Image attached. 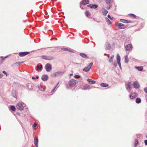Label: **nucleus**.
<instances>
[{
	"label": "nucleus",
	"instance_id": "1",
	"mask_svg": "<svg viewBox=\"0 0 147 147\" xmlns=\"http://www.w3.org/2000/svg\"><path fill=\"white\" fill-rule=\"evenodd\" d=\"M76 80L74 79H71L69 81V84H66V87L67 88H70L71 87H72L76 85Z\"/></svg>",
	"mask_w": 147,
	"mask_h": 147
},
{
	"label": "nucleus",
	"instance_id": "2",
	"mask_svg": "<svg viewBox=\"0 0 147 147\" xmlns=\"http://www.w3.org/2000/svg\"><path fill=\"white\" fill-rule=\"evenodd\" d=\"M115 25L117 27H118L119 29H124L127 28V26H126L121 23H116Z\"/></svg>",
	"mask_w": 147,
	"mask_h": 147
},
{
	"label": "nucleus",
	"instance_id": "3",
	"mask_svg": "<svg viewBox=\"0 0 147 147\" xmlns=\"http://www.w3.org/2000/svg\"><path fill=\"white\" fill-rule=\"evenodd\" d=\"M24 104L22 102H19L16 105V108L17 109L20 110H22L24 109Z\"/></svg>",
	"mask_w": 147,
	"mask_h": 147
},
{
	"label": "nucleus",
	"instance_id": "4",
	"mask_svg": "<svg viewBox=\"0 0 147 147\" xmlns=\"http://www.w3.org/2000/svg\"><path fill=\"white\" fill-rule=\"evenodd\" d=\"M42 57L43 59L48 60H52L54 58V57L51 56L42 55Z\"/></svg>",
	"mask_w": 147,
	"mask_h": 147
},
{
	"label": "nucleus",
	"instance_id": "5",
	"mask_svg": "<svg viewBox=\"0 0 147 147\" xmlns=\"http://www.w3.org/2000/svg\"><path fill=\"white\" fill-rule=\"evenodd\" d=\"M45 68L47 72H50L52 69V66L50 64L47 63L45 66Z\"/></svg>",
	"mask_w": 147,
	"mask_h": 147
},
{
	"label": "nucleus",
	"instance_id": "6",
	"mask_svg": "<svg viewBox=\"0 0 147 147\" xmlns=\"http://www.w3.org/2000/svg\"><path fill=\"white\" fill-rule=\"evenodd\" d=\"M93 65L92 63H90L89 65L83 69V71H84L87 72L90 70Z\"/></svg>",
	"mask_w": 147,
	"mask_h": 147
},
{
	"label": "nucleus",
	"instance_id": "7",
	"mask_svg": "<svg viewBox=\"0 0 147 147\" xmlns=\"http://www.w3.org/2000/svg\"><path fill=\"white\" fill-rule=\"evenodd\" d=\"M132 45L131 44H129L125 47V49L126 51H129L132 49Z\"/></svg>",
	"mask_w": 147,
	"mask_h": 147
},
{
	"label": "nucleus",
	"instance_id": "8",
	"mask_svg": "<svg viewBox=\"0 0 147 147\" xmlns=\"http://www.w3.org/2000/svg\"><path fill=\"white\" fill-rule=\"evenodd\" d=\"M133 86L134 88L138 89L140 87L139 83L137 81H135L133 83Z\"/></svg>",
	"mask_w": 147,
	"mask_h": 147
},
{
	"label": "nucleus",
	"instance_id": "9",
	"mask_svg": "<svg viewBox=\"0 0 147 147\" xmlns=\"http://www.w3.org/2000/svg\"><path fill=\"white\" fill-rule=\"evenodd\" d=\"M138 96L137 94L134 93H131L130 95L129 98L131 99H135Z\"/></svg>",
	"mask_w": 147,
	"mask_h": 147
},
{
	"label": "nucleus",
	"instance_id": "10",
	"mask_svg": "<svg viewBox=\"0 0 147 147\" xmlns=\"http://www.w3.org/2000/svg\"><path fill=\"white\" fill-rule=\"evenodd\" d=\"M30 53V52H21L19 53L18 55L20 57H23L26 55Z\"/></svg>",
	"mask_w": 147,
	"mask_h": 147
},
{
	"label": "nucleus",
	"instance_id": "11",
	"mask_svg": "<svg viewBox=\"0 0 147 147\" xmlns=\"http://www.w3.org/2000/svg\"><path fill=\"white\" fill-rule=\"evenodd\" d=\"M126 88L127 90L129 91V92H130L129 89L131 87V82H129L126 85Z\"/></svg>",
	"mask_w": 147,
	"mask_h": 147
},
{
	"label": "nucleus",
	"instance_id": "12",
	"mask_svg": "<svg viewBox=\"0 0 147 147\" xmlns=\"http://www.w3.org/2000/svg\"><path fill=\"white\" fill-rule=\"evenodd\" d=\"M87 6L91 8L96 9L98 7V6L96 4H90L88 5Z\"/></svg>",
	"mask_w": 147,
	"mask_h": 147
},
{
	"label": "nucleus",
	"instance_id": "13",
	"mask_svg": "<svg viewBox=\"0 0 147 147\" xmlns=\"http://www.w3.org/2000/svg\"><path fill=\"white\" fill-rule=\"evenodd\" d=\"M89 2V0H82L81 1L80 5L81 4L83 5H85L88 4Z\"/></svg>",
	"mask_w": 147,
	"mask_h": 147
},
{
	"label": "nucleus",
	"instance_id": "14",
	"mask_svg": "<svg viewBox=\"0 0 147 147\" xmlns=\"http://www.w3.org/2000/svg\"><path fill=\"white\" fill-rule=\"evenodd\" d=\"M63 74V72L62 71H57L54 73L53 75L55 77L58 76L60 75H62Z\"/></svg>",
	"mask_w": 147,
	"mask_h": 147
},
{
	"label": "nucleus",
	"instance_id": "15",
	"mask_svg": "<svg viewBox=\"0 0 147 147\" xmlns=\"http://www.w3.org/2000/svg\"><path fill=\"white\" fill-rule=\"evenodd\" d=\"M48 78V76L47 75H42L41 79L42 80L44 81H46Z\"/></svg>",
	"mask_w": 147,
	"mask_h": 147
},
{
	"label": "nucleus",
	"instance_id": "16",
	"mask_svg": "<svg viewBox=\"0 0 147 147\" xmlns=\"http://www.w3.org/2000/svg\"><path fill=\"white\" fill-rule=\"evenodd\" d=\"M120 21L121 22L125 23H130L131 22V21L130 20H126L122 19H120Z\"/></svg>",
	"mask_w": 147,
	"mask_h": 147
},
{
	"label": "nucleus",
	"instance_id": "17",
	"mask_svg": "<svg viewBox=\"0 0 147 147\" xmlns=\"http://www.w3.org/2000/svg\"><path fill=\"white\" fill-rule=\"evenodd\" d=\"M34 144L36 146H38V139L37 137H36L34 139Z\"/></svg>",
	"mask_w": 147,
	"mask_h": 147
},
{
	"label": "nucleus",
	"instance_id": "18",
	"mask_svg": "<svg viewBox=\"0 0 147 147\" xmlns=\"http://www.w3.org/2000/svg\"><path fill=\"white\" fill-rule=\"evenodd\" d=\"M106 46V49L109 50L110 49L111 45L108 42H107L105 45Z\"/></svg>",
	"mask_w": 147,
	"mask_h": 147
},
{
	"label": "nucleus",
	"instance_id": "19",
	"mask_svg": "<svg viewBox=\"0 0 147 147\" xmlns=\"http://www.w3.org/2000/svg\"><path fill=\"white\" fill-rule=\"evenodd\" d=\"M102 11L103 13V15L104 16H106L107 13H108V11L105 9L104 8H102Z\"/></svg>",
	"mask_w": 147,
	"mask_h": 147
},
{
	"label": "nucleus",
	"instance_id": "20",
	"mask_svg": "<svg viewBox=\"0 0 147 147\" xmlns=\"http://www.w3.org/2000/svg\"><path fill=\"white\" fill-rule=\"evenodd\" d=\"M80 55L82 57L85 59H88V57L86 55L83 53H80Z\"/></svg>",
	"mask_w": 147,
	"mask_h": 147
},
{
	"label": "nucleus",
	"instance_id": "21",
	"mask_svg": "<svg viewBox=\"0 0 147 147\" xmlns=\"http://www.w3.org/2000/svg\"><path fill=\"white\" fill-rule=\"evenodd\" d=\"M20 65L19 62H16L11 65V66L13 67H17L18 65Z\"/></svg>",
	"mask_w": 147,
	"mask_h": 147
},
{
	"label": "nucleus",
	"instance_id": "22",
	"mask_svg": "<svg viewBox=\"0 0 147 147\" xmlns=\"http://www.w3.org/2000/svg\"><path fill=\"white\" fill-rule=\"evenodd\" d=\"M87 81L88 82H91V83H90V84H94L96 83V81H95L92 80L91 79H87Z\"/></svg>",
	"mask_w": 147,
	"mask_h": 147
},
{
	"label": "nucleus",
	"instance_id": "23",
	"mask_svg": "<svg viewBox=\"0 0 147 147\" xmlns=\"http://www.w3.org/2000/svg\"><path fill=\"white\" fill-rule=\"evenodd\" d=\"M141 102V100L140 98H137L136 100V102L138 104L140 103Z\"/></svg>",
	"mask_w": 147,
	"mask_h": 147
},
{
	"label": "nucleus",
	"instance_id": "24",
	"mask_svg": "<svg viewBox=\"0 0 147 147\" xmlns=\"http://www.w3.org/2000/svg\"><path fill=\"white\" fill-rule=\"evenodd\" d=\"M100 85L102 87H107L109 86V84L105 83H102L100 84Z\"/></svg>",
	"mask_w": 147,
	"mask_h": 147
},
{
	"label": "nucleus",
	"instance_id": "25",
	"mask_svg": "<svg viewBox=\"0 0 147 147\" xmlns=\"http://www.w3.org/2000/svg\"><path fill=\"white\" fill-rule=\"evenodd\" d=\"M117 62H120V57L118 54H117Z\"/></svg>",
	"mask_w": 147,
	"mask_h": 147
},
{
	"label": "nucleus",
	"instance_id": "26",
	"mask_svg": "<svg viewBox=\"0 0 147 147\" xmlns=\"http://www.w3.org/2000/svg\"><path fill=\"white\" fill-rule=\"evenodd\" d=\"M42 68V65H38L37 66V69L36 70H39L41 69Z\"/></svg>",
	"mask_w": 147,
	"mask_h": 147
},
{
	"label": "nucleus",
	"instance_id": "27",
	"mask_svg": "<svg viewBox=\"0 0 147 147\" xmlns=\"http://www.w3.org/2000/svg\"><path fill=\"white\" fill-rule=\"evenodd\" d=\"M61 50L63 51H71L69 49H68L67 48H63L61 49Z\"/></svg>",
	"mask_w": 147,
	"mask_h": 147
},
{
	"label": "nucleus",
	"instance_id": "28",
	"mask_svg": "<svg viewBox=\"0 0 147 147\" xmlns=\"http://www.w3.org/2000/svg\"><path fill=\"white\" fill-rule=\"evenodd\" d=\"M86 15L88 17H89L90 15V13L88 11H86L85 13Z\"/></svg>",
	"mask_w": 147,
	"mask_h": 147
},
{
	"label": "nucleus",
	"instance_id": "29",
	"mask_svg": "<svg viewBox=\"0 0 147 147\" xmlns=\"http://www.w3.org/2000/svg\"><path fill=\"white\" fill-rule=\"evenodd\" d=\"M12 96L15 98H16V92L15 91L11 93Z\"/></svg>",
	"mask_w": 147,
	"mask_h": 147
},
{
	"label": "nucleus",
	"instance_id": "30",
	"mask_svg": "<svg viewBox=\"0 0 147 147\" xmlns=\"http://www.w3.org/2000/svg\"><path fill=\"white\" fill-rule=\"evenodd\" d=\"M106 3L108 5H110L111 3V0H105Z\"/></svg>",
	"mask_w": 147,
	"mask_h": 147
},
{
	"label": "nucleus",
	"instance_id": "31",
	"mask_svg": "<svg viewBox=\"0 0 147 147\" xmlns=\"http://www.w3.org/2000/svg\"><path fill=\"white\" fill-rule=\"evenodd\" d=\"M137 69L139 71H142L143 70V67H136Z\"/></svg>",
	"mask_w": 147,
	"mask_h": 147
},
{
	"label": "nucleus",
	"instance_id": "32",
	"mask_svg": "<svg viewBox=\"0 0 147 147\" xmlns=\"http://www.w3.org/2000/svg\"><path fill=\"white\" fill-rule=\"evenodd\" d=\"M105 20L107 24H111V22L107 18H105Z\"/></svg>",
	"mask_w": 147,
	"mask_h": 147
},
{
	"label": "nucleus",
	"instance_id": "33",
	"mask_svg": "<svg viewBox=\"0 0 147 147\" xmlns=\"http://www.w3.org/2000/svg\"><path fill=\"white\" fill-rule=\"evenodd\" d=\"M10 109L13 111H15L16 110V108L14 106H11L10 107Z\"/></svg>",
	"mask_w": 147,
	"mask_h": 147
},
{
	"label": "nucleus",
	"instance_id": "34",
	"mask_svg": "<svg viewBox=\"0 0 147 147\" xmlns=\"http://www.w3.org/2000/svg\"><path fill=\"white\" fill-rule=\"evenodd\" d=\"M114 55H112L111 56V57L109 59V61L110 63H111V62H112L113 61V59L114 58Z\"/></svg>",
	"mask_w": 147,
	"mask_h": 147
},
{
	"label": "nucleus",
	"instance_id": "35",
	"mask_svg": "<svg viewBox=\"0 0 147 147\" xmlns=\"http://www.w3.org/2000/svg\"><path fill=\"white\" fill-rule=\"evenodd\" d=\"M128 57L127 55L125 56V61L126 63H127L129 61V59H128Z\"/></svg>",
	"mask_w": 147,
	"mask_h": 147
},
{
	"label": "nucleus",
	"instance_id": "36",
	"mask_svg": "<svg viewBox=\"0 0 147 147\" xmlns=\"http://www.w3.org/2000/svg\"><path fill=\"white\" fill-rule=\"evenodd\" d=\"M138 143V141L137 140H136L135 141V143L134 144V147H136Z\"/></svg>",
	"mask_w": 147,
	"mask_h": 147
},
{
	"label": "nucleus",
	"instance_id": "37",
	"mask_svg": "<svg viewBox=\"0 0 147 147\" xmlns=\"http://www.w3.org/2000/svg\"><path fill=\"white\" fill-rule=\"evenodd\" d=\"M38 88L39 90L40 91H42L44 90V88L40 86H38Z\"/></svg>",
	"mask_w": 147,
	"mask_h": 147
},
{
	"label": "nucleus",
	"instance_id": "38",
	"mask_svg": "<svg viewBox=\"0 0 147 147\" xmlns=\"http://www.w3.org/2000/svg\"><path fill=\"white\" fill-rule=\"evenodd\" d=\"M129 15L131 16L134 17V18H135L136 17V16L134 14H129Z\"/></svg>",
	"mask_w": 147,
	"mask_h": 147
},
{
	"label": "nucleus",
	"instance_id": "39",
	"mask_svg": "<svg viewBox=\"0 0 147 147\" xmlns=\"http://www.w3.org/2000/svg\"><path fill=\"white\" fill-rule=\"evenodd\" d=\"M37 125V124L36 123H34L32 125V127L33 128L35 127Z\"/></svg>",
	"mask_w": 147,
	"mask_h": 147
},
{
	"label": "nucleus",
	"instance_id": "40",
	"mask_svg": "<svg viewBox=\"0 0 147 147\" xmlns=\"http://www.w3.org/2000/svg\"><path fill=\"white\" fill-rule=\"evenodd\" d=\"M80 76L79 75H76L75 76V78H80Z\"/></svg>",
	"mask_w": 147,
	"mask_h": 147
},
{
	"label": "nucleus",
	"instance_id": "41",
	"mask_svg": "<svg viewBox=\"0 0 147 147\" xmlns=\"http://www.w3.org/2000/svg\"><path fill=\"white\" fill-rule=\"evenodd\" d=\"M118 64V65L120 67V69H121V62H117Z\"/></svg>",
	"mask_w": 147,
	"mask_h": 147
},
{
	"label": "nucleus",
	"instance_id": "42",
	"mask_svg": "<svg viewBox=\"0 0 147 147\" xmlns=\"http://www.w3.org/2000/svg\"><path fill=\"white\" fill-rule=\"evenodd\" d=\"M58 83H59V82H58L57 83V85L56 86H55L54 88L52 90L51 92H53V91L55 90V89L56 88L57 86L58 85Z\"/></svg>",
	"mask_w": 147,
	"mask_h": 147
},
{
	"label": "nucleus",
	"instance_id": "43",
	"mask_svg": "<svg viewBox=\"0 0 147 147\" xmlns=\"http://www.w3.org/2000/svg\"><path fill=\"white\" fill-rule=\"evenodd\" d=\"M111 7V5H108L106 7V8L107 9H110V7Z\"/></svg>",
	"mask_w": 147,
	"mask_h": 147
},
{
	"label": "nucleus",
	"instance_id": "44",
	"mask_svg": "<svg viewBox=\"0 0 147 147\" xmlns=\"http://www.w3.org/2000/svg\"><path fill=\"white\" fill-rule=\"evenodd\" d=\"M108 17L111 20H113V17L111 18L110 16L109 15H108Z\"/></svg>",
	"mask_w": 147,
	"mask_h": 147
},
{
	"label": "nucleus",
	"instance_id": "45",
	"mask_svg": "<svg viewBox=\"0 0 147 147\" xmlns=\"http://www.w3.org/2000/svg\"><path fill=\"white\" fill-rule=\"evenodd\" d=\"M3 73L5 74L7 76L8 75V74H7V73L5 71H3Z\"/></svg>",
	"mask_w": 147,
	"mask_h": 147
},
{
	"label": "nucleus",
	"instance_id": "46",
	"mask_svg": "<svg viewBox=\"0 0 147 147\" xmlns=\"http://www.w3.org/2000/svg\"><path fill=\"white\" fill-rule=\"evenodd\" d=\"M144 91L145 92L147 93V88H146L144 89Z\"/></svg>",
	"mask_w": 147,
	"mask_h": 147
},
{
	"label": "nucleus",
	"instance_id": "47",
	"mask_svg": "<svg viewBox=\"0 0 147 147\" xmlns=\"http://www.w3.org/2000/svg\"><path fill=\"white\" fill-rule=\"evenodd\" d=\"M144 143L145 145H147V140H145L144 141Z\"/></svg>",
	"mask_w": 147,
	"mask_h": 147
},
{
	"label": "nucleus",
	"instance_id": "48",
	"mask_svg": "<svg viewBox=\"0 0 147 147\" xmlns=\"http://www.w3.org/2000/svg\"><path fill=\"white\" fill-rule=\"evenodd\" d=\"M3 75L2 74H0V78L3 77Z\"/></svg>",
	"mask_w": 147,
	"mask_h": 147
},
{
	"label": "nucleus",
	"instance_id": "49",
	"mask_svg": "<svg viewBox=\"0 0 147 147\" xmlns=\"http://www.w3.org/2000/svg\"><path fill=\"white\" fill-rule=\"evenodd\" d=\"M24 62L23 61H22V62H19V63H20V65L21 64V63H23Z\"/></svg>",
	"mask_w": 147,
	"mask_h": 147
},
{
	"label": "nucleus",
	"instance_id": "50",
	"mask_svg": "<svg viewBox=\"0 0 147 147\" xmlns=\"http://www.w3.org/2000/svg\"><path fill=\"white\" fill-rule=\"evenodd\" d=\"M32 79H33L34 80V79H36V78H35V77H32Z\"/></svg>",
	"mask_w": 147,
	"mask_h": 147
},
{
	"label": "nucleus",
	"instance_id": "51",
	"mask_svg": "<svg viewBox=\"0 0 147 147\" xmlns=\"http://www.w3.org/2000/svg\"><path fill=\"white\" fill-rule=\"evenodd\" d=\"M36 78L38 79V76H36Z\"/></svg>",
	"mask_w": 147,
	"mask_h": 147
},
{
	"label": "nucleus",
	"instance_id": "52",
	"mask_svg": "<svg viewBox=\"0 0 147 147\" xmlns=\"http://www.w3.org/2000/svg\"><path fill=\"white\" fill-rule=\"evenodd\" d=\"M7 57H7H7H5L3 59V60L4 59H5V58H7Z\"/></svg>",
	"mask_w": 147,
	"mask_h": 147
},
{
	"label": "nucleus",
	"instance_id": "53",
	"mask_svg": "<svg viewBox=\"0 0 147 147\" xmlns=\"http://www.w3.org/2000/svg\"><path fill=\"white\" fill-rule=\"evenodd\" d=\"M114 66H115V67H116V66L117 65L115 64H114Z\"/></svg>",
	"mask_w": 147,
	"mask_h": 147
},
{
	"label": "nucleus",
	"instance_id": "54",
	"mask_svg": "<svg viewBox=\"0 0 147 147\" xmlns=\"http://www.w3.org/2000/svg\"><path fill=\"white\" fill-rule=\"evenodd\" d=\"M80 7H81V8H82V6H81V5H80Z\"/></svg>",
	"mask_w": 147,
	"mask_h": 147
},
{
	"label": "nucleus",
	"instance_id": "55",
	"mask_svg": "<svg viewBox=\"0 0 147 147\" xmlns=\"http://www.w3.org/2000/svg\"><path fill=\"white\" fill-rule=\"evenodd\" d=\"M72 75H73V74H70V76H72Z\"/></svg>",
	"mask_w": 147,
	"mask_h": 147
},
{
	"label": "nucleus",
	"instance_id": "56",
	"mask_svg": "<svg viewBox=\"0 0 147 147\" xmlns=\"http://www.w3.org/2000/svg\"><path fill=\"white\" fill-rule=\"evenodd\" d=\"M146 137L147 138V134L146 135Z\"/></svg>",
	"mask_w": 147,
	"mask_h": 147
},
{
	"label": "nucleus",
	"instance_id": "57",
	"mask_svg": "<svg viewBox=\"0 0 147 147\" xmlns=\"http://www.w3.org/2000/svg\"><path fill=\"white\" fill-rule=\"evenodd\" d=\"M3 57V56H1V57H0V58H2Z\"/></svg>",
	"mask_w": 147,
	"mask_h": 147
},
{
	"label": "nucleus",
	"instance_id": "58",
	"mask_svg": "<svg viewBox=\"0 0 147 147\" xmlns=\"http://www.w3.org/2000/svg\"><path fill=\"white\" fill-rule=\"evenodd\" d=\"M36 147H38V146H36Z\"/></svg>",
	"mask_w": 147,
	"mask_h": 147
},
{
	"label": "nucleus",
	"instance_id": "59",
	"mask_svg": "<svg viewBox=\"0 0 147 147\" xmlns=\"http://www.w3.org/2000/svg\"><path fill=\"white\" fill-rule=\"evenodd\" d=\"M139 147H140V146Z\"/></svg>",
	"mask_w": 147,
	"mask_h": 147
}]
</instances>
